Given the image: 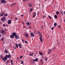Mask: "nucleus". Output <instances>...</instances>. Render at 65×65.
<instances>
[{
  "instance_id": "obj_1",
  "label": "nucleus",
  "mask_w": 65,
  "mask_h": 65,
  "mask_svg": "<svg viewBox=\"0 0 65 65\" xmlns=\"http://www.w3.org/2000/svg\"><path fill=\"white\" fill-rule=\"evenodd\" d=\"M7 59V58L6 56H5V57L3 58L2 59V60L4 61H6Z\"/></svg>"
},
{
  "instance_id": "obj_2",
  "label": "nucleus",
  "mask_w": 65,
  "mask_h": 65,
  "mask_svg": "<svg viewBox=\"0 0 65 65\" xmlns=\"http://www.w3.org/2000/svg\"><path fill=\"white\" fill-rule=\"evenodd\" d=\"M7 58H9L10 59L11 58V55L9 54L8 55H5Z\"/></svg>"
},
{
  "instance_id": "obj_3",
  "label": "nucleus",
  "mask_w": 65,
  "mask_h": 65,
  "mask_svg": "<svg viewBox=\"0 0 65 65\" xmlns=\"http://www.w3.org/2000/svg\"><path fill=\"white\" fill-rule=\"evenodd\" d=\"M48 51V52L47 53V54L48 55L49 54H51V52H52V50L51 49H49Z\"/></svg>"
},
{
  "instance_id": "obj_4",
  "label": "nucleus",
  "mask_w": 65,
  "mask_h": 65,
  "mask_svg": "<svg viewBox=\"0 0 65 65\" xmlns=\"http://www.w3.org/2000/svg\"><path fill=\"white\" fill-rule=\"evenodd\" d=\"M1 2L2 3H7V2L5 0H1Z\"/></svg>"
},
{
  "instance_id": "obj_5",
  "label": "nucleus",
  "mask_w": 65,
  "mask_h": 65,
  "mask_svg": "<svg viewBox=\"0 0 65 65\" xmlns=\"http://www.w3.org/2000/svg\"><path fill=\"white\" fill-rule=\"evenodd\" d=\"M25 37H26V38H28V37H29V34H28V33H26L25 34Z\"/></svg>"
},
{
  "instance_id": "obj_6",
  "label": "nucleus",
  "mask_w": 65,
  "mask_h": 65,
  "mask_svg": "<svg viewBox=\"0 0 65 65\" xmlns=\"http://www.w3.org/2000/svg\"><path fill=\"white\" fill-rule=\"evenodd\" d=\"M30 34L31 37H34V34H33V33L32 32H30Z\"/></svg>"
},
{
  "instance_id": "obj_7",
  "label": "nucleus",
  "mask_w": 65,
  "mask_h": 65,
  "mask_svg": "<svg viewBox=\"0 0 65 65\" xmlns=\"http://www.w3.org/2000/svg\"><path fill=\"white\" fill-rule=\"evenodd\" d=\"M28 6L29 7H32V4L31 3H28Z\"/></svg>"
},
{
  "instance_id": "obj_8",
  "label": "nucleus",
  "mask_w": 65,
  "mask_h": 65,
  "mask_svg": "<svg viewBox=\"0 0 65 65\" xmlns=\"http://www.w3.org/2000/svg\"><path fill=\"white\" fill-rule=\"evenodd\" d=\"M15 37V39H20V37H19L18 35H17Z\"/></svg>"
},
{
  "instance_id": "obj_9",
  "label": "nucleus",
  "mask_w": 65,
  "mask_h": 65,
  "mask_svg": "<svg viewBox=\"0 0 65 65\" xmlns=\"http://www.w3.org/2000/svg\"><path fill=\"white\" fill-rule=\"evenodd\" d=\"M11 20H9L8 22V24H11Z\"/></svg>"
},
{
  "instance_id": "obj_10",
  "label": "nucleus",
  "mask_w": 65,
  "mask_h": 65,
  "mask_svg": "<svg viewBox=\"0 0 65 65\" xmlns=\"http://www.w3.org/2000/svg\"><path fill=\"white\" fill-rule=\"evenodd\" d=\"M1 33H2V34H4L5 33V31L4 30H2L0 31Z\"/></svg>"
},
{
  "instance_id": "obj_11",
  "label": "nucleus",
  "mask_w": 65,
  "mask_h": 65,
  "mask_svg": "<svg viewBox=\"0 0 65 65\" xmlns=\"http://www.w3.org/2000/svg\"><path fill=\"white\" fill-rule=\"evenodd\" d=\"M38 61V58H36L34 60V62H36Z\"/></svg>"
},
{
  "instance_id": "obj_12",
  "label": "nucleus",
  "mask_w": 65,
  "mask_h": 65,
  "mask_svg": "<svg viewBox=\"0 0 65 65\" xmlns=\"http://www.w3.org/2000/svg\"><path fill=\"white\" fill-rule=\"evenodd\" d=\"M26 24L27 25H31V23L27 22L26 23Z\"/></svg>"
},
{
  "instance_id": "obj_13",
  "label": "nucleus",
  "mask_w": 65,
  "mask_h": 65,
  "mask_svg": "<svg viewBox=\"0 0 65 65\" xmlns=\"http://www.w3.org/2000/svg\"><path fill=\"white\" fill-rule=\"evenodd\" d=\"M5 19H6V17H4L2 18L1 19V20L2 21H4V20H5Z\"/></svg>"
},
{
  "instance_id": "obj_14",
  "label": "nucleus",
  "mask_w": 65,
  "mask_h": 65,
  "mask_svg": "<svg viewBox=\"0 0 65 65\" xmlns=\"http://www.w3.org/2000/svg\"><path fill=\"white\" fill-rule=\"evenodd\" d=\"M16 32H13L12 34V35L15 37L16 36Z\"/></svg>"
},
{
  "instance_id": "obj_15",
  "label": "nucleus",
  "mask_w": 65,
  "mask_h": 65,
  "mask_svg": "<svg viewBox=\"0 0 65 65\" xmlns=\"http://www.w3.org/2000/svg\"><path fill=\"white\" fill-rule=\"evenodd\" d=\"M5 14V13H1L0 14V16L1 17H2V16H3Z\"/></svg>"
},
{
  "instance_id": "obj_16",
  "label": "nucleus",
  "mask_w": 65,
  "mask_h": 65,
  "mask_svg": "<svg viewBox=\"0 0 65 65\" xmlns=\"http://www.w3.org/2000/svg\"><path fill=\"white\" fill-rule=\"evenodd\" d=\"M30 61L31 63H32L33 62H34V60L31 59H30Z\"/></svg>"
},
{
  "instance_id": "obj_17",
  "label": "nucleus",
  "mask_w": 65,
  "mask_h": 65,
  "mask_svg": "<svg viewBox=\"0 0 65 65\" xmlns=\"http://www.w3.org/2000/svg\"><path fill=\"white\" fill-rule=\"evenodd\" d=\"M18 45L20 48H22V45H21V44L20 43L18 44Z\"/></svg>"
},
{
  "instance_id": "obj_18",
  "label": "nucleus",
  "mask_w": 65,
  "mask_h": 65,
  "mask_svg": "<svg viewBox=\"0 0 65 65\" xmlns=\"http://www.w3.org/2000/svg\"><path fill=\"white\" fill-rule=\"evenodd\" d=\"M60 13V12L57 11L56 12V14L57 15H58Z\"/></svg>"
},
{
  "instance_id": "obj_19",
  "label": "nucleus",
  "mask_w": 65,
  "mask_h": 65,
  "mask_svg": "<svg viewBox=\"0 0 65 65\" xmlns=\"http://www.w3.org/2000/svg\"><path fill=\"white\" fill-rule=\"evenodd\" d=\"M42 35L41 34H40L39 38H42Z\"/></svg>"
},
{
  "instance_id": "obj_20",
  "label": "nucleus",
  "mask_w": 65,
  "mask_h": 65,
  "mask_svg": "<svg viewBox=\"0 0 65 65\" xmlns=\"http://www.w3.org/2000/svg\"><path fill=\"white\" fill-rule=\"evenodd\" d=\"M10 37L11 38H13L14 36L12 35L10 36Z\"/></svg>"
},
{
  "instance_id": "obj_21",
  "label": "nucleus",
  "mask_w": 65,
  "mask_h": 65,
  "mask_svg": "<svg viewBox=\"0 0 65 65\" xmlns=\"http://www.w3.org/2000/svg\"><path fill=\"white\" fill-rule=\"evenodd\" d=\"M54 17L55 19H57L58 18V17H57V15H54Z\"/></svg>"
},
{
  "instance_id": "obj_22",
  "label": "nucleus",
  "mask_w": 65,
  "mask_h": 65,
  "mask_svg": "<svg viewBox=\"0 0 65 65\" xmlns=\"http://www.w3.org/2000/svg\"><path fill=\"white\" fill-rule=\"evenodd\" d=\"M40 40V41H41V42H43V41H42V38H39Z\"/></svg>"
},
{
  "instance_id": "obj_23",
  "label": "nucleus",
  "mask_w": 65,
  "mask_h": 65,
  "mask_svg": "<svg viewBox=\"0 0 65 65\" xmlns=\"http://www.w3.org/2000/svg\"><path fill=\"white\" fill-rule=\"evenodd\" d=\"M15 47L16 48H18V47H19V46H18V44H16L15 45Z\"/></svg>"
},
{
  "instance_id": "obj_24",
  "label": "nucleus",
  "mask_w": 65,
  "mask_h": 65,
  "mask_svg": "<svg viewBox=\"0 0 65 65\" xmlns=\"http://www.w3.org/2000/svg\"><path fill=\"white\" fill-rule=\"evenodd\" d=\"M32 10H33V8H31L29 10L30 12H31Z\"/></svg>"
},
{
  "instance_id": "obj_25",
  "label": "nucleus",
  "mask_w": 65,
  "mask_h": 65,
  "mask_svg": "<svg viewBox=\"0 0 65 65\" xmlns=\"http://www.w3.org/2000/svg\"><path fill=\"white\" fill-rule=\"evenodd\" d=\"M29 55L31 56H33V53H30L29 54Z\"/></svg>"
},
{
  "instance_id": "obj_26",
  "label": "nucleus",
  "mask_w": 65,
  "mask_h": 65,
  "mask_svg": "<svg viewBox=\"0 0 65 65\" xmlns=\"http://www.w3.org/2000/svg\"><path fill=\"white\" fill-rule=\"evenodd\" d=\"M39 54L40 55H41V56L42 55V54L41 52L40 51L39 52Z\"/></svg>"
},
{
  "instance_id": "obj_27",
  "label": "nucleus",
  "mask_w": 65,
  "mask_h": 65,
  "mask_svg": "<svg viewBox=\"0 0 65 65\" xmlns=\"http://www.w3.org/2000/svg\"><path fill=\"white\" fill-rule=\"evenodd\" d=\"M10 61L11 62V64L12 65H13V61H12V60H11Z\"/></svg>"
},
{
  "instance_id": "obj_28",
  "label": "nucleus",
  "mask_w": 65,
  "mask_h": 65,
  "mask_svg": "<svg viewBox=\"0 0 65 65\" xmlns=\"http://www.w3.org/2000/svg\"><path fill=\"white\" fill-rule=\"evenodd\" d=\"M0 40L1 41H3V40H4V38L3 37H2L1 39Z\"/></svg>"
},
{
  "instance_id": "obj_29",
  "label": "nucleus",
  "mask_w": 65,
  "mask_h": 65,
  "mask_svg": "<svg viewBox=\"0 0 65 65\" xmlns=\"http://www.w3.org/2000/svg\"><path fill=\"white\" fill-rule=\"evenodd\" d=\"M41 62V63H42V64H43V61H42V59H41L40 60Z\"/></svg>"
},
{
  "instance_id": "obj_30",
  "label": "nucleus",
  "mask_w": 65,
  "mask_h": 65,
  "mask_svg": "<svg viewBox=\"0 0 65 65\" xmlns=\"http://www.w3.org/2000/svg\"><path fill=\"white\" fill-rule=\"evenodd\" d=\"M57 24L56 23H55L54 24V26L56 27L57 26Z\"/></svg>"
},
{
  "instance_id": "obj_31",
  "label": "nucleus",
  "mask_w": 65,
  "mask_h": 65,
  "mask_svg": "<svg viewBox=\"0 0 65 65\" xmlns=\"http://www.w3.org/2000/svg\"><path fill=\"white\" fill-rule=\"evenodd\" d=\"M15 4V3H14L13 4H12L11 5V6H13V5H14Z\"/></svg>"
},
{
  "instance_id": "obj_32",
  "label": "nucleus",
  "mask_w": 65,
  "mask_h": 65,
  "mask_svg": "<svg viewBox=\"0 0 65 65\" xmlns=\"http://www.w3.org/2000/svg\"><path fill=\"white\" fill-rule=\"evenodd\" d=\"M1 58H2V59H3V56L2 55H1Z\"/></svg>"
},
{
  "instance_id": "obj_33",
  "label": "nucleus",
  "mask_w": 65,
  "mask_h": 65,
  "mask_svg": "<svg viewBox=\"0 0 65 65\" xmlns=\"http://www.w3.org/2000/svg\"><path fill=\"white\" fill-rule=\"evenodd\" d=\"M5 53H6L7 54L8 53V51H7L6 50H5Z\"/></svg>"
},
{
  "instance_id": "obj_34",
  "label": "nucleus",
  "mask_w": 65,
  "mask_h": 65,
  "mask_svg": "<svg viewBox=\"0 0 65 65\" xmlns=\"http://www.w3.org/2000/svg\"><path fill=\"white\" fill-rule=\"evenodd\" d=\"M60 27H61V26L58 25V29H60Z\"/></svg>"
},
{
  "instance_id": "obj_35",
  "label": "nucleus",
  "mask_w": 65,
  "mask_h": 65,
  "mask_svg": "<svg viewBox=\"0 0 65 65\" xmlns=\"http://www.w3.org/2000/svg\"><path fill=\"white\" fill-rule=\"evenodd\" d=\"M45 60L46 62V61L47 60V58L46 57H45Z\"/></svg>"
},
{
  "instance_id": "obj_36",
  "label": "nucleus",
  "mask_w": 65,
  "mask_h": 65,
  "mask_svg": "<svg viewBox=\"0 0 65 65\" xmlns=\"http://www.w3.org/2000/svg\"><path fill=\"white\" fill-rule=\"evenodd\" d=\"M7 15H8V14H7V13H6L4 15V16L5 17H6V16H7Z\"/></svg>"
},
{
  "instance_id": "obj_37",
  "label": "nucleus",
  "mask_w": 65,
  "mask_h": 65,
  "mask_svg": "<svg viewBox=\"0 0 65 65\" xmlns=\"http://www.w3.org/2000/svg\"><path fill=\"white\" fill-rule=\"evenodd\" d=\"M61 13L62 15H64V14H63V12L62 11H61Z\"/></svg>"
},
{
  "instance_id": "obj_38",
  "label": "nucleus",
  "mask_w": 65,
  "mask_h": 65,
  "mask_svg": "<svg viewBox=\"0 0 65 65\" xmlns=\"http://www.w3.org/2000/svg\"><path fill=\"white\" fill-rule=\"evenodd\" d=\"M9 63V60H8L7 61V62H6V64H8V63Z\"/></svg>"
},
{
  "instance_id": "obj_39",
  "label": "nucleus",
  "mask_w": 65,
  "mask_h": 65,
  "mask_svg": "<svg viewBox=\"0 0 65 65\" xmlns=\"http://www.w3.org/2000/svg\"><path fill=\"white\" fill-rule=\"evenodd\" d=\"M33 14L34 15H36V12H34Z\"/></svg>"
},
{
  "instance_id": "obj_40",
  "label": "nucleus",
  "mask_w": 65,
  "mask_h": 65,
  "mask_svg": "<svg viewBox=\"0 0 65 65\" xmlns=\"http://www.w3.org/2000/svg\"><path fill=\"white\" fill-rule=\"evenodd\" d=\"M41 28L42 29H43V25H42L41 27Z\"/></svg>"
},
{
  "instance_id": "obj_41",
  "label": "nucleus",
  "mask_w": 65,
  "mask_h": 65,
  "mask_svg": "<svg viewBox=\"0 0 65 65\" xmlns=\"http://www.w3.org/2000/svg\"><path fill=\"white\" fill-rule=\"evenodd\" d=\"M54 29V27H53L51 28L52 30H53Z\"/></svg>"
},
{
  "instance_id": "obj_42",
  "label": "nucleus",
  "mask_w": 65,
  "mask_h": 65,
  "mask_svg": "<svg viewBox=\"0 0 65 65\" xmlns=\"http://www.w3.org/2000/svg\"><path fill=\"white\" fill-rule=\"evenodd\" d=\"M28 28H29V29H31V26H28Z\"/></svg>"
},
{
  "instance_id": "obj_43",
  "label": "nucleus",
  "mask_w": 65,
  "mask_h": 65,
  "mask_svg": "<svg viewBox=\"0 0 65 65\" xmlns=\"http://www.w3.org/2000/svg\"><path fill=\"white\" fill-rule=\"evenodd\" d=\"M40 33H41L40 32V31L38 32V34H40Z\"/></svg>"
},
{
  "instance_id": "obj_44",
  "label": "nucleus",
  "mask_w": 65,
  "mask_h": 65,
  "mask_svg": "<svg viewBox=\"0 0 65 65\" xmlns=\"http://www.w3.org/2000/svg\"><path fill=\"white\" fill-rule=\"evenodd\" d=\"M16 20H18V19L17 18H15V21Z\"/></svg>"
},
{
  "instance_id": "obj_45",
  "label": "nucleus",
  "mask_w": 65,
  "mask_h": 65,
  "mask_svg": "<svg viewBox=\"0 0 65 65\" xmlns=\"http://www.w3.org/2000/svg\"><path fill=\"white\" fill-rule=\"evenodd\" d=\"M36 16V15H34L33 16V18H34V17H35Z\"/></svg>"
},
{
  "instance_id": "obj_46",
  "label": "nucleus",
  "mask_w": 65,
  "mask_h": 65,
  "mask_svg": "<svg viewBox=\"0 0 65 65\" xmlns=\"http://www.w3.org/2000/svg\"><path fill=\"white\" fill-rule=\"evenodd\" d=\"M55 47H56L55 46L52 49L53 50H54L55 49Z\"/></svg>"
},
{
  "instance_id": "obj_47",
  "label": "nucleus",
  "mask_w": 65,
  "mask_h": 65,
  "mask_svg": "<svg viewBox=\"0 0 65 65\" xmlns=\"http://www.w3.org/2000/svg\"><path fill=\"white\" fill-rule=\"evenodd\" d=\"M24 63V62L23 61H22L21 63V64H23Z\"/></svg>"
},
{
  "instance_id": "obj_48",
  "label": "nucleus",
  "mask_w": 65,
  "mask_h": 65,
  "mask_svg": "<svg viewBox=\"0 0 65 65\" xmlns=\"http://www.w3.org/2000/svg\"><path fill=\"white\" fill-rule=\"evenodd\" d=\"M17 60H20V58H17Z\"/></svg>"
},
{
  "instance_id": "obj_49",
  "label": "nucleus",
  "mask_w": 65,
  "mask_h": 65,
  "mask_svg": "<svg viewBox=\"0 0 65 65\" xmlns=\"http://www.w3.org/2000/svg\"><path fill=\"white\" fill-rule=\"evenodd\" d=\"M48 17L50 18V19H51V18H52V17H51V16H48Z\"/></svg>"
},
{
  "instance_id": "obj_50",
  "label": "nucleus",
  "mask_w": 65,
  "mask_h": 65,
  "mask_svg": "<svg viewBox=\"0 0 65 65\" xmlns=\"http://www.w3.org/2000/svg\"><path fill=\"white\" fill-rule=\"evenodd\" d=\"M22 57H23V56H21L20 57V58H22Z\"/></svg>"
},
{
  "instance_id": "obj_51",
  "label": "nucleus",
  "mask_w": 65,
  "mask_h": 65,
  "mask_svg": "<svg viewBox=\"0 0 65 65\" xmlns=\"http://www.w3.org/2000/svg\"><path fill=\"white\" fill-rule=\"evenodd\" d=\"M3 26L4 27H5V24H3Z\"/></svg>"
},
{
  "instance_id": "obj_52",
  "label": "nucleus",
  "mask_w": 65,
  "mask_h": 65,
  "mask_svg": "<svg viewBox=\"0 0 65 65\" xmlns=\"http://www.w3.org/2000/svg\"><path fill=\"white\" fill-rule=\"evenodd\" d=\"M22 42H24V40H23V39H22Z\"/></svg>"
},
{
  "instance_id": "obj_53",
  "label": "nucleus",
  "mask_w": 65,
  "mask_h": 65,
  "mask_svg": "<svg viewBox=\"0 0 65 65\" xmlns=\"http://www.w3.org/2000/svg\"><path fill=\"white\" fill-rule=\"evenodd\" d=\"M23 1H24V2H25V1H27V0H23Z\"/></svg>"
},
{
  "instance_id": "obj_54",
  "label": "nucleus",
  "mask_w": 65,
  "mask_h": 65,
  "mask_svg": "<svg viewBox=\"0 0 65 65\" xmlns=\"http://www.w3.org/2000/svg\"><path fill=\"white\" fill-rule=\"evenodd\" d=\"M25 42L26 43H28V42H27V41H25Z\"/></svg>"
},
{
  "instance_id": "obj_55",
  "label": "nucleus",
  "mask_w": 65,
  "mask_h": 65,
  "mask_svg": "<svg viewBox=\"0 0 65 65\" xmlns=\"http://www.w3.org/2000/svg\"><path fill=\"white\" fill-rule=\"evenodd\" d=\"M21 17H24V15H21Z\"/></svg>"
},
{
  "instance_id": "obj_56",
  "label": "nucleus",
  "mask_w": 65,
  "mask_h": 65,
  "mask_svg": "<svg viewBox=\"0 0 65 65\" xmlns=\"http://www.w3.org/2000/svg\"><path fill=\"white\" fill-rule=\"evenodd\" d=\"M13 48H14V50H15V49H16V48H15V47H13Z\"/></svg>"
},
{
  "instance_id": "obj_57",
  "label": "nucleus",
  "mask_w": 65,
  "mask_h": 65,
  "mask_svg": "<svg viewBox=\"0 0 65 65\" xmlns=\"http://www.w3.org/2000/svg\"><path fill=\"white\" fill-rule=\"evenodd\" d=\"M43 17L44 18H45V16L43 15Z\"/></svg>"
},
{
  "instance_id": "obj_58",
  "label": "nucleus",
  "mask_w": 65,
  "mask_h": 65,
  "mask_svg": "<svg viewBox=\"0 0 65 65\" xmlns=\"http://www.w3.org/2000/svg\"><path fill=\"white\" fill-rule=\"evenodd\" d=\"M1 35H0V38H1Z\"/></svg>"
},
{
  "instance_id": "obj_59",
  "label": "nucleus",
  "mask_w": 65,
  "mask_h": 65,
  "mask_svg": "<svg viewBox=\"0 0 65 65\" xmlns=\"http://www.w3.org/2000/svg\"><path fill=\"white\" fill-rule=\"evenodd\" d=\"M39 12H38L37 13V14H38H38H39Z\"/></svg>"
},
{
  "instance_id": "obj_60",
  "label": "nucleus",
  "mask_w": 65,
  "mask_h": 65,
  "mask_svg": "<svg viewBox=\"0 0 65 65\" xmlns=\"http://www.w3.org/2000/svg\"><path fill=\"white\" fill-rule=\"evenodd\" d=\"M5 30H6H6H7V29H5Z\"/></svg>"
},
{
  "instance_id": "obj_61",
  "label": "nucleus",
  "mask_w": 65,
  "mask_h": 65,
  "mask_svg": "<svg viewBox=\"0 0 65 65\" xmlns=\"http://www.w3.org/2000/svg\"><path fill=\"white\" fill-rule=\"evenodd\" d=\"M22 24H25V23H22Z\"/></svg>"
},
{
  "instance_id": "obj_62",
  "label": "nucleus",
  "mask_w": 65,
  "mask_h": 65,
  "mask_svg": "<svg viewBox=\"0 0 65 65\" xmlns=\"http://www.w3.org/2000/svg\"><path fill=\"white\" fill-rule=\"evenodd\" d=\"M44 0V1H45V2L46 1V0Z\"/></svg>"
},
{
  "instance_id": "obj_63",
  "label": "nucleus",
  "mask_w": 65,
  "mask_h": 65,
  "mask_svg": "<svg viewBox=\"0 0 65 65\" xmlns=\"http://www.w3.org/2000/svg\"><path fill=\"white\" fill-rule=\"evenodd\" d=\"M1 3H0V4H1Z\"/></svg>"
},
{
  "instance_id": "obj_64",
  "label": "nucleus",
  "mask_w": 65,
  "mask_h": 65,
  "mask_svg": "<svg viewBox=\"0 0 65 65\" xmlns=\"http://www.w3.org/2000/svg\"><path fill=\"white\" fill-rule=\"evenodd\" d=\"M32 39V40H33V39Z\"/></svg>"
}]
</instances>
